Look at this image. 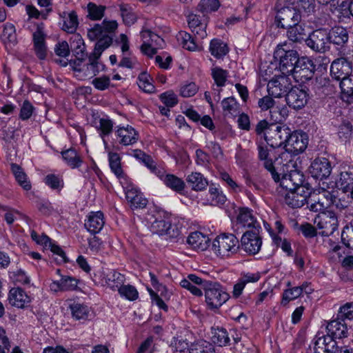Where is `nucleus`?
<instances>
[{
  "mask_svg": "<svg viewBox=\"0 0 353 353\" xmlns=\"http://www.w3.org/2000/svg\"><path fill=\"white\" fill-rule=\"evenodd\" d=\"M288 41L279 43L274 51V57L279 60V70L283 75L288 76L293 72L300 58L297 52L291 49Z\"/></svg>",
  "mask_w": 353,
  "mask_h": 353,
  "instance_id": "f257e3e1",
  "label": "nucleus"
},
{
  "mask_svg": "<svg viewBox=\"0 0 353 353\" xmlns=\"http://www.w3.org/2000/svg\"><path fill=\"white\" fill-rule=\"evenodd\" d=\"M335 196L330 192L321 187L311 193L307 200V205L310 210L315 212H324L334 202Z\"/></svg>",
  "mask_w": 353,
  "mask_h": 353,
  "instance_id": "f03ea898",
  "label": "nucleus"
},
{
  "mask_svg": "<svg viewBox=\"0 0 353 353\" xmlns=\"http://www.w3.org/2000/svg\"><path fill=\"white\" fill-rule=\"evenodd\" d=\"M239 248V239L232 234H222L212 242V250L221 257H229L237 252Z\"/></svg>",
  "mask_w": 353,
  "mask_h": 353,
  "instance_id": "7ed1b4c3",
  "label": "nucleus"
},
{
  "mask_svg": "<svg viewBox=\"0 0 353 353\" xmlns=\"http://www.w3.org/2000/svg\"><path fill=\"white\" fill-rule=\"evenodd\" d=\"M205 302L211 308H219L229 299V294L224 291L221 285L216 282L203 283Z\"/></svg>",
  "mask_w": 353,
  "mask_h": 353,
  "instance_id": "20e7f679",
  "label": "nucleus"
},
{
  "mask_svg": "<svg viewBox=\"0 0 353 353\" xmlns=\"http://www.w3.org/2000/svg\"><path fill=\"white\" fill-rule=\"evenodd\" d=\"M290 134V128L285 125L272 124L265 133V139L272 148L285 147Z\"/></svg>",
  "mask_w": 353,
  "mask_h": 353,
  "instance_id": "39448f33",
  "label": "nucleus"
},
{
  "mask_svg": "<svg viewBox=\"0 0 353 353\" xmlns=\"http://www.w3.org/2000/svg\"><path fill=\"white\" fill-rule=\"evenodd\" d=\"M311 193V187L308 183L304 185L296 187L292 191L283 192V201L288 206L292 208H301L305 203H307L310 194Z\"/></svg>",
  "mask_w": 353,
  "mask_h": 353,
  "instance_id": "423d86ee",
  "label": "nucleus"
},
{
  "mask_svg": "<svg viewBox=\"0 0 353 353\" xmlns=\"http://www.w3.org/2000/svg\"><path fill=\"white\" fill-rule=\"evenodd\" d=\"M319 229V234L321 236H328L336 231L339 226L338 217L332 211H327L323 212L314 220Z\"/></svg>",
  "mask_w": 353,
  "mask_h": 353,
  "instance_id": "0eeeda50",
  "label": "nucleus"
},
{
  "mask_svg": "<svg viewBox=\"0 0 353 353\" xmlns=\"http://www.w3.org/2000/svg\"><path fill=\"white\" fill-rule=\"evenodd\" d=\"M306 45L317 52H325L329 48V34L327 29L312 31L305 40Z\"/></svg>",
  "mask_w": 353,
  "mask_h": 353,
  "instance_id": "6e6552de",
  "label": "nucleus"
},
{
  "mask_svg": "<svg viewBox=\"0 0 353 353\" xmlns=\"http://www.w3.org/2000/svg\"><path fill=\"white\" fill-rule=\"evenodd\" d=\"M300 11L293 7H283L278 10L275 21L279 28H286L300 23Z\"/></svg>",
  "mask_w": 353,
  "mask_h": 353,
  "instance_id": "1a4fd4ad",
  "label": "nucleus"
},
{
  "mask_svg": "<svg viewBox=\"0 0 353 353\" xmlns=\"http://www.w3.org/2000/svg\"><path fill=\"white\" fill-rule=\"evenodd\" d=\"M307 143L308 139L305 133L290 130V134L288 136L284 148L288 153L297 155L305 150Z\"/></svg>",
  "mask_w": 353,
  "mask_h": 353,
  "instance_id": "9d476101",
  "label": "nucleus"
},
{
  "mask_svg": "<svg viewBox=\"0 0 353 353\" xmlns=\"http://www.w3.org/2000/svg\"><path fill=\"white\" fill-rule=\"evenodd\" d=\"M315 65L307 57H301L291 75L297 82L305 83L313 77Z\"/></svg>",
  "mask_w": 353,
  "mask_h": 353,
  "instance_id": "9b49d317",
  "label": "nucleus"
},
{
  "mask_svg": "<svg viewBox=\"0 0 353 353\" xmlns=\"http://www.w3.org/2000/svg\"><path fill=\"white\" fill-rule=\"evenodd\" d=\"M291 88L289 78L283 74L272 79L268 83L269 95L276 98L286 95Z\"/></svg>",
  "mask_w": 353,
  "mask_h": 353,
  "instance_id": "f8f14e48",
  "label": "nucleus"
},
{
  "mask_svg": "<svg viewBox=\"0 0 353 353\" xmlns=\"http://www.w3.org/2000/svg\"><path fill=\"white\" fill-rule=\"evenodd\" d=\"M308 91L307 88H292L286 94V101L289 106L296 110L305 107L310 99Z\"/></svg>",
  "mask_w": 353,
  "mask_h": 353,
  "instance_id": "ddd939ff",
  "label": "nucleus"
},
{
  "mask_svg": "<svg viewBox=\"0 0 353 353\" xmlns=\"http://www.w3.org/2000/svg\"><path fill=\"white\" fill-rule=\"evenodd\" d=\"M259 234V231H245L241 237L242 248L250 254H256L261 250L262 240Z\"/></svg>",
  "mask_w": 353,
  "mask_h": 353,
  "instance_id": "4468645a",
  "label": "nucleus"
},
{
  "mask_svg": "<svg viewBox=\"0 0 353 353\" xmlns=\"http://www.w3.org/2000/svg\"><path fill=\"white\" fill-rule=\"evenodd\" d=\"M332 171L330 162L326 158H316L311 163L309 172L312 176L315 179H326Z\"/></svg>",
  "mask_w": 353,
  "mask_h": 353,
  "instance_id": "2eb2a0df",
  "label": "nucleus"
},
{
  "mask_svg": "<svg viewBox=\"0 0 353 353\" xmlns=\"http://www.w3.org/2000/svg\"><path fill=\"white\" fill-rule=\"evenodd\" d=\"M237 222L241 227L248 228L247 231H260L261 225L256 220L253 211L248 208L240 209Z\"/></svg>",
  "mask_w": 353,
  "mask_h": 353,
  "instance_id": "dca6fc26",
  "label": "nucleus"
},
{
  "mask_svg": "<svg viewBox=\"0 0 353 353\" xmlns=\"http://www.w3.org/2000/svg\"><path fill=\"white\" fill-rule=\"evenodd\" d=\"M98 58L94 57L90 54L89 57V63L83 64L79 62L75 65L74 70L82 74L83 77H92L96 76L101 70H103L104 65L98 61Z\"/></svg>",
  "mask_w": 353,
  "mask_h": 353,
  "instance_id": "f3484780",
  "label": "nucleus"
},
{
  "mask_svg": "<svg viewBox=\"0 0 353 353\" xmlns=\"http://www.w3.org/2000/svg\"><path fill=\"white\" fill-rule=\"evenodd\" d=\"M34 50L39 59H45L47 55V46L46 43V34L44 32L43 24L37 25V30L33 35Z\"/></svg>",
  "mask_w": 353,
  "mask_h": 353,
  "instance_id": "a211bd4d",
  "label": "nucleus"
},
{
  "mask_svg": "<svg viewBox=\"0 0 353 353\" xmlns=\"http://www.w3.org/2000/svg\"><path fill=\"white\" fill-rule=\"evenodd\" d=\"M258 156L261 161H263V166L270 172L273 180H279V171H281V163L276 159L274 163L271 159H268L269 152L266 147L263 145L258 146Z\"/></svg>",
  "mask_w": 353,
  "mask_h": 353,
  "instance_id": "6ab92c4d",
  "label": "nucleus"
},
{
  "mask_svg": "<svg viewBox=\"0 0 353 353\" xmlns=\"http://www.w3.org/2000/svg\"><path fill=\"white\" fill-rule=\"evenodd\" d=\"M352 68L350 63L344 58L334 60L330 66V74L333 78L342 81L351 75Z\"/></svg>",
  "mask_w": 353,
  "mask_h": 353,
  "instance_id": "aec40b11",
  "label": "nucleus"
},
{
  "mask_svg": "<svg viewBox=\"0 0 353 353\" xmlns=\"http://www.w3.org/2000/svg\"><path fill=\"white\" fill-rule=\"evenodd\" d=\"M9 303L17 308H25L31 302V298L21 288H12L8 296Z\"/></svg>",
  "mask_w": 353,
  "mask_h": 353,
  "instance_id": "412c9836",
  "label": "nucleus"
},
{
  "mask_svg": "<svg viewBox=\"0 0 353 353\" xmlns=\"http://www.w3.org/2000/svg\"><path fill=\"white\" fill-rule=\"evenodd\" d=\"M315 353H334L336 342L331 336L317 334L314 343Z\"/></svg>",
  "mask_w": 353,
  "mask_h": 353,
  "instance_id": "4be33fe9",
  "label": "nucleus"
},
{
  "mask_svg": "<svg viewBox=\"0 0 353 353\" xmlns=\"http://www.w3.org/2000/svg\"><path fill=\"white\" fill-rule=\"evenodd\" d=\"M79 281L70 276H62L59 281H54L50 284L52 292L74 291L78 288Z\"/></svg>",
  "mask_w": 353,
  "mask_h": 353,
  "instance_id": "5701e85b",
  "label": "nucleus"
},
{
  "mask_svg": "<svg viewBox=\"0 0 353 353\" xmlns=\"http://www.w3.org/2000/svg\"><path fill=\"white\" fill-rule=\"evenodd\" d=\"M102 280L112 290H118L125 282V276L114 270H106L102 272Z\"/></svg>",
  "mask_w": 353,
  "mask_h": 353,
  "instance_id": "b1692460",
  "label": "nucleus"
},
{
  "mask_svg": "<svg viewBox=\"0 0 353 353\" xmlns=\"http://www.w3.org/2000/svg\"><path fill=\"white\" fill-rule=\"evenodd\" d=\"M116 133L119 143L125 146L134 144L139 138L137 131L130 125L119 128Z\"/></svg>",
  "mask_w": 353,
  "mask_h": 353,
  "instance_id": "393cba45",
  "label": "nucleus"
},
{
  "mask_svg": "<svg viewBox=\"0 0 353 353\" xmlns=\"http://www.w3.org/2000/svg\"><path fill=\"white\" fill-rule=\"evenodd\" d=\"M105 224L103 214L101 211L91 212L87 216L85 227L91 234L99 232Z\"/></svg>",
  "mask_w": 353,
  "mask_h": 353,
  "instance_id": "a878e982",
  "label": "nucleus"
},
{
  "mask_svg": "<svg viewBox=\"0 0 353 353\" xmlns=\"http://www.w3.org/2000/svg\"><path fill=\"white\" fill-rule=\"evenodd\" d=\"M327 335L332 339H343L347 336L348 330L343 319L337 318L329 322L326 326Z\"/></svg>",
  "mask_w": 353,
  "mask_h": 353,
  "instance_id": "bb28decb",
  "label": "nucleus"
},
{
  "mask_svg": "<svg viewBox=\"0 0 353 353\" xmlns=\"http://www.w3.org/2000/svg\"><path fill=\"white\" fill-rule=\"evenodd\" d=\"M59 17L61 19V29L68 33H74L78 27L79 21L78 17L74 11L71 12H63L59 14Z\"/></svg>",
  "mask_w": 353,
  "mask_h": 353,
  "instance_id": "cd10ccee",
  "label": "nucleus"
},
{
  "mask_svg": "<svg viewBox=\"0 0 353 353\" xmlns=\"http://www.w3.org/2000/svg\"><path fill=\"white\" fill-rule=\"evenodd\" d=\"M187 243L194 250L204 251L209 246L210 239L208 236L203 234L200 232H194L188 236Z\"/></svg>",
  "mask_w": 353,
  "mask_h": 353,
  "instance_id": "c85d7f7f",
  "label": "nucleus"
},
{
  "mask_svg": "<svg viewBox=\"0 0 353 353\" xmlns=\"http://www.w3.org/2000/svg\"><path fill=\"white\" fill-rule=\"evenodd\" d=\"M125 196L132 209L144 208L148 203L147 199L143 194L133 188H127Z\"/></svg>",
  "mask_w": 353,
  "mask_h": 353,
  "instance_id": "c756f323",
  "label": "nucleus"
},
{
  "mask_svg": "<svg viewBox=\"0 0 353 353\" xmlns=\"http://www.w3.org/2000/svg\"><path fill=\"white\" fill-rule=\"evenodd\" d=\"M286 37L290 41L294 43H301L303 41H305L306 36V31L305 26L300 23L294 26L286 28Z\"/></svg>",
  "mask_w": 353,
  "mask_h": 353,
  "instance_id": "7c9ffc66",
  "label": "nucleus"
},
{
  "mask_svg": "<svg viewBox=\"0 0 353 353\" xmlns=\"http://www.w3.org/2000/svg\"><path fill=\"white\" fill-rule=\"evenodd\" d=\"M336 185L343 192H351L353 189V168L341 172Z\"/></svg>",
  "mask_w": 353,
  "mask_h": 353,
  "instance_id": "2f4dec72",
  "label": "nucleus"
},
{
  "mask_svg": "<svg viewBox=\"0 0 353 353\" xmlns=\"http://www.w3.org/2000/svg\"><path fill=\"white\" fill-rule=\"evenodd\" d=\"M293 165L292 161H289L288 163L281 165V171H279V180H274L275 182H280L281 187L285 190V192L288 191H292L296 188L294 187L292 182L290 181V178L287 176L286 172H288V168L290 165Z\"/></svg>",
  "mask_w": 353,
  "mask_h": 353,
  "instance_id": "473e14b6",
  "label": "nucleus"
},
{
  "mask_svg": "<svg viewBox=\"0 0 353 353\" xmlns=\"http://www.w3.org/2000/svg\"><path fill=\"white\" fill-rule=\"evenodd\" d=\"M329 43H333L338 46H342L348 40V33L345 28L341 26H335L328 31Z\"/></svg>",
  "mask_w": 353,
  "mask_h": 353,
  "instance_id": "72a5a7b5",
  "label": "nucleus"
},
{
  "mask_svg": "<svg viewBox=\"0 0 353 353\" xmlns=\"http://www.w3.org/2000/svg\"><path fill=\"white\" fill-rule=\"evenodd\" d=\"M176 37L179 45L184 49L189 51H195L199 49L198 39L193 38L189 33L180 31Z\"/></svg>",
  "mask_w": 353,
  "mask_h": 353,
  "instance_id": "f704fd0d",
  "label": "nucleus"
},
{
  "mask_svg": "<svg viewBox=\"0 0 353 353\" xmlns=\"http://www.w3.org/2000/svg\"><path fill=\"white\" fill-rule=\"evenodd\" d=\"M186 181L194 191H202L208 185L207 179L200 172H192L188 175Z\"/></svg>",
  "mask_w": 353,
  "mask_h": 353,
  "instance_id": "c9c22d12",
  "label": "nucleus"
},
{
  "mask_svg": "<svg viewBox=\"0 0 353 353\" xmlns=\"http://www.w3.org/2000/svg\"><path fill=\"white\" fill-rule=\"evenodd\" d=\"M69 309L75 320H86L90 314V307L84 303L73 302L70 304Z\"/></svg>",
  "mask_w": 353,
  "mask_h": 353,
  "instance_id": "e433bc0d",
  "label": "nucleus"
},
{
  "mask_svg": "<svg viewBox=\"0 0 353 353\" xmlns=\"http://www.w3.org/2000/svg\"><path fill=\"white\" fill-rule=\"evenodd\" d=\"M62 158L72 169L78 168L82 164V159L74 148H69L61 152Z\"/></svg>",
  "mask_w": 353,
  "mask_h": 353,
  "instance_id": "4c0bfd02",
  "label": "nucleus"
},
{
  "mask_svg": "<svg viewBox=\"0 0 353 353\" xmlns=\"http://www.w3.org/2000/svg\"><path fill=\"white\" fill-rule=\"evenodd\" d=\"M209 50L216 59H222L228 53L229 48L222 40L214 39L210 41Z\"/></svg>",
  "mask_w": 353,
  "mask_h": 353,
  "instance_id": "58836bf2",
  "label": "nucleus"
},
{
  "mask_svg": "<svg viewBox=\"0 0 353 353\" xmlns=\"http://www.w3.org/2000/svg\"><path fill=\"white\" fill-rule=\"evenodd\" d=\"M71 49L78 61L82 62L86 57V54L84 41L80 35H74L72 39Z\"/></svg>",
  "mask_w": 353,
  "mask_h": 353,
  "instance_id": "ea45409f",
  "label": "nucleus"
},
{
  "mask_svg": "<svg viewBox=\"0 0 353 353\" xmlns=\"http://www.w3.org/2000/svg\"><path fill=\"white\" fill-rule=\"evenodd\" d=\"M212 341L220 347L230 345V338L226 329L223 327L213 328L212 331Z\"/></svg>",
  "mask_w": 353,
  "mask_h": 353,
  "instance_id": "a19ab883",
  "label": "nucleus"
},
{
  "mask_svg": "<svg viewBox=\"0 0 353 353\" xmlns=\"http://www.w3.org/2000/svg\"><path fill=\"white\" fill-rule=\"evenodd\" d=\"M109 164L112 172L120 179H126L121 165V158L117 153L110 152L108 154Z\"/></svg>",
  "mask_w": 353,
  "mask_h": 353,
  "instance_id": "79ce46f5",
  "label": "nucleus"
},
{
  "mask_svg": "<svg viewBox=\"0 0 353 353\" xmlns=\"http://www.w3.org/2000/svg\"><path fill=\"white\" fill-rule=\"evenodd\" d=\"M223 113L225 117H234L239 113V104L234 97H228L221 101Z\"/></svg>",
  "mask_w": 353,
  "mask_h": 353,
  "instance_id": "37998d69",
  "label": "nucleus"
},
{
  "mask_svg": "<svg viewBox=\"0 0 353 353\" xmlns=\"http://www.w3.org/2000/svg\"><path fill=\"white\" fill-rule=\"evenodd\" d=\"M163 180L167 187L178 193H181L185 187V182L174 174H166Z\"/></svg>",
  "mask_w": 353,
  "mask_h": 353,
  "instance_id": "c03bdc74",
  "label": "nucleus"
},
{
  "mask_svg": "<svg viewBox=\"0 0 353 353\" xmlns=\"http://www.w3.org/2000/svg\"><path fill=\"white\" fill-rule=\"evenodd\" d=\"M221 6L219 0H201L197 5V10L203 14H207L218 10Z\"/></svg>",
  "mask_w": 353,
  "mask_h": 353,
  "instance_id": "a18cd8bd",
  "label": "nucleus"
},
{
  "mask_svg": "<svg viewBox=\"0 0 353 353\" xmlns=\"http://www.w3.org/2000/svg\"><path fill=\"white\" fill-rule=\"evenodd\" d=\"M143 43H154L155 46L163 48L164 40L148 29H143L140 33Z\"/></svg>",
  "mask_w": 353,
  "mask_h": 353,
  "instance_id": "49530a36",
  "label": "nucleus"
},
{
  "mask_svg": "<svg viewBox=\"0 0 353 353\" xmlns=\"http://www.w3.org/2000/svg\"><path fill=\"white\" fill-rule=\"evenodd\" d=\"M11 170L18 183L26 190L31 188L30 183L27 180V176L21 168L14 163L11 164Z\"/></svg>",
  "mask_w": 353,
  "mask_h": 353,
  "instance_id": "de8ad7c7",
  "label": "nucleus"
},
{
  "mask_svg": "<svg viewBox=\"0 0 353 353\" xmlns=\"http://www.w3.org/2000/svg\"><path fill=\"white\" fill-rule=\"evenodd\" d=\"M189 353H215V351L212 343L204 340H200L191 345Z\"/></svg>",
  "mask_w": 353,
  "mask_h": 353,
  "instance_id": "09e8293b",
  "label": "nucleus"
},
{
  "mask_svg": "<svg viewBox=\"0 0 353 353\" xmlns=\"http://www.w3.org/2000/svg\"><path fill=\"white\" fill-rule=\"evenodd\" d=\"M208 201L213 205H223L226 201V197L223 192L217 187L212 185L208 190Z\"/></svg>",
  "mask_w": 353,
  "mask_h": 353,
  "instance_id": "8fccbe9b",
  "label": "nucleus"
},
{
  "mask_svg": "<svg viewBox=\"0 0 353 353\" xmlns=\"http://www.w3.org/2000/svg\"><path fill=\"white\" fill-rule=\"evenodd\" d=\"M112 43V37L108 34H104L100 38L95 44L93 52L91 54L95 58L99 59L102 52L107 49Z\"/></svg>",
  "mask_w": 353,
  "mask_h": 353,
  "instance_id": "3c124183",
  "label": "nucleus"
},
{
  "mask_svg": "<svg viewBox=\"0 0 353 353\" xmlns=\"http://www.w3.org/2000/svg\"><path fill=\"white\" fill-rule=\"evenodd\" d=\"M137 84L140 89L148 93L154 92V86L152 83V78L146 72H143L138 76Z\"/></svg>",
  "mask_w": 353,
  "mask_h": 353,
  "instance_id": "603ef678",
  "label": "nucleus"
},
{
  "mask_svg": "<svg viewBox=\"0 0 353 353\" xmlns=\"http://www.w3.org/2000/svg\"><path fill=\"white\" fill-rule=\"evenodd\" d=\"M302 295V289L299 286L288 288L283 292L281 304L286 305L290 301H293Z\"/></svg>",
  "mask_w": 353,
  "mask_h": 353,
  "instance_id": "864d4df0",
  "label": "nucleus"
},
{
  "mask_svg": "<svg viewBox=\"0 0 353 353\" xmlns=\"http://www.w3.org/2000/svg\"><path fill=\"white\" fill-rule=\"evenodd\" d=\"M88 17L92 20H99L103 15L105 7L103 6H97L94 3H89L87 6Z\"/></svg>",
  "mask_w": 353,
  "mask_h": 353,
  "instance_id": "5fc2aeb1",
  "label": "nucleus"
},
{
  "mask_svg": "<svg viewBox=\"0 0 353 353\" xmlns=\"http://www.w3.org/2000/svg\"><path fill=\"white\" fill-rule=\"evenodd\" d=\"M118 292L122 297L130 301H134L138 298L139 293L137 289L131 285H122L118 288Z\"/></svg>",
  "mask_w": 353,
  "mask_h": 353,
  "instance_id": "6e6d98bb",
  "label": "nucleus"
},
{
  "mask_svg": "<svg viewBox=\"0 0 353 353\" xmlns=\"http://www.w3.org/2000/svg\"><path fill=\"white\" fill-rule=\"evenodd\" d=\"M271 117L275 122H281L285 119L288 115V110L285 105H279L278 103L275 105L273 110L270 111Z\"/></svg>",
  "mask_w": 353,
  "mask_h": 353,
  "instance_id": "4d7b16f0",
  "label": "nucleus"
},
{
  "mask_svg": "<svg viewBox=\"0 0 353 353\" xmlns=\"http://www.w3.org/2000/svg\"><path fill=\"white\" fill-rule=\"evenodd\" d=\"M170 228V223L164 219L155 220L151 224V231L159 235L168 233Z\"/></svg>",
  "mask_w": 353,
  "mask_h": 353,
  "instance_id": "13d9d810",
  "label": "nucleus"
},
{
  "mask_svg": "<svg viewBox=\"0 0 353 353\" xmlns=\"http://www.w3.org/2000/svg\"><path fill=\"white\" fill-rule=\"evenodd\" d=\"M212 76L216 85L223 87L228 77V72L219 67H215L212 69Z\"/></svg>",
  "mask_w": 353,
  "mask_h": 353,
  "instance_id": "bf43d9fd",
  "label": "nucleus"
},
{
  "mask_svg": "<svg viewBox=\"0 0 353 353\" xmlns=\"http://www.w3.org/2000/svg\"><path fill=\"white\" fill-rule=\"evenodd\" d=\"M95 89L103 91L108 90L112 86L110 78L106 75H102L99 77L94 78L91 82Z\"/></svg>",
  "mask_w": 353,
  "mask_h": 353,
  "instance_id": "052dcab7",
  "label": "nucleus"
},
{
  "mask_svg": "<svg viewBox=\"0 0 353 353\" xmlns=\"http://www.w3.org/2000/svg\"><path fill=\"white\" fill-rule=\"evenodd\" d=\"M119 8L124 23L128 26L133 24L136 21V16L132 12L131 8L127 4H121Z\"/></svg>",
  "mask_w": 353,
  "mask_h": 353,
  "instance_id": "680f3d73",
  "label": "nucleus"
},
{
  "mask_svg": "<svg viewBox=\"0 0 353 353\" xmlns=\"http://www.w3.org/2000/svg\"><path fill=\"white\" fill-rule=\"evenodd\" d=\"M352 134V125L349 121H343L339 128V137L342 141H348Z\"/></svg>",
  "mask_w": 353,
  "mask_h": 353,
  "instance_id": "e2e57ef3",
  "label": "nucleus"
},
{
  "mask_svg": "<svg viewBox=\"0 0 353 353\" xmlns=\"http://www.w3.org/2000/svg\"><path fill=\"white\" fill-rule=\"evenodd\" d=\"M1 38L5 43H14L17 41L15 28L12 23H6L4 26Z\"/></svg>",
  "mask_w": 353,
  "mask_h": 353,
  "instance_id": "0e129e2a",
  "label": "nucleus"
},
{
  "mask_svg": "<svg viewBox=\"0 0 353 353\" xmlns=\"http://www.w3.org/2000/svg\"><path fill=\"white\" fill-rule=\"evenodd\" d=\"M98 130L100 131V136L103 139L105 135L110 134L113 128V123L107 118H101L99 121V125L97 126Z\"/></svg>",
  "mask_w": 353,
  "mask_h": 353,
  "instance_id": "69168bd1",
  "label": "nucleus"
},
{
  "mask_svg": "<svg viewBox=\"0 0 353 353\" xmlns=\"http://www.w3.org/2000/svg\"><path fill=\"white\" fill-rule=\"evenodd\" d=\"M342 93L347 97L353 96V75H350L340 81Z\"/></svg>",
  "mask_w": 353,
  "mask_h": 353,
  "instance_id": "338daca9",
  "label": "nucleus"
},
{
  "mask_svg": "<svg viewBox=\"0 0 353 353\" xmlns=\"http://www.w3.org/2000/svg\"><path fill=\"white\" fill-rule=\"evenodd\" d=\"M341 240L347 248L353 250V227L344 228L341 233Z\"/></svg>",
  "mask_w": 353,
  "mask_h": 353,
  "instance_id": "774afa93",
  "label": "nucleus"
}]
</instances>
